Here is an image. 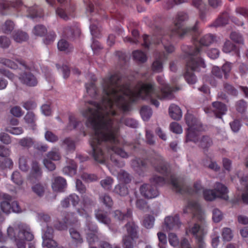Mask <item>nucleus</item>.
Instances as JSON below:
<instances>
[{
	"instance_id": "a211bd4d",
	"label": "nucleus",
	"mask_w": 248,
	"mask_h": 248,
	"mask_svg": "<svg viewBox=\"0 0 248 248\" xmlns=\"http://www.w3.org/2000/svg\"><path fill=\"white\" fill-rule=\"evenodd\" d=\"M213 111L216 118H221L223 115L226 113L227 108L226 105L220 102H214L212 103Z\"/></svg>"
},
{
	"instance_id": "4468645a",
	"label": "nucleus",
	"mask_w": 248,
	"mask_h": 248,
	"mask_svg": "<svg viewBox=\"0 0 248 248\" xmlns=\"http://www.w3.org/2000/svg\"><path fill=\"white\" fill-rule=\"evenodd\" d=\"M0 207L1 210L6 214L11 212L20 213L22 210L18 202H0Z\"/></svg>"
},
{
	"instance_id": "dca6fc26",
	"label": "nucleus",
	"mask_w": 248,
	"mask_h": 248,
	"mask_svg": "<svg viewBox=\"0 0 248 248\" xmlns=\"http://www.w3.org/2000/svg\"><path fill=\"white\" fill-rule=\"evenodd\" d=\"M167 56L164 52L160 53L157 57L156 56V59L152 64V70L156 73L162 72L163 70L162 61L163 60L167 59Z\"/></svg>"
},
{
	"instance_id": "e433bc0d",
	"label": "nucleus",
	"mask_w": 248,
	"mask_h": 248,
	"mask_svg": "<svg viewBox=\"0 0 248 248\" xmlns=\"http://www.w3.org/2000/svg\"><path fill=\"white\" fill-rule=\"evenodd\" d=\"M32 31L36 36H43L46 33L47 30L44 26L38 25L34 27Z\"/></svg>"
},
{
	"instance_id": "c85d7f7f",
	"label": "nucleus",
	"mask_w": 248,
	"mask_h": 248,
	"mask_svg": "<svg viewBox=\"0 0 248 248\" xmlns=\"http://www.w3.org/2000/svg\"><path fill=\"white\" fill-rule=\"evenodd\" d=\"M137 238L124 235L122 239V244L124 248H134Z\"/></svg>"
},
{
	"instance_id": "ddd939ff",
	"label": "nucleus",
	"mask_w": 248,
	"mask_h": 248,
	"mask_svg": "<svg viewBox=\"0 0 248 248\" xmlns=\"http://www.w3.org/2000/svg\"><path fill=\"white\" fill-rule=\"evenodd\" d=\"M19 79L21 83L30 87L35 86L38 83L36 78L30 72H24L21 74Z\"/></svg>"
},
{
	"instance_id": "f704fd0d",
	"label": "nucleus",
	"mask_w": 248,
	"mask_h": 248,
	"mask_svg": "<svg viewBox=\"0 0 248 248\" xmlns=\"http://www.w3.org/2000/svg\"><path fill=\"white\" fill-rule=\"evenodd\" d=\"M118 176L120 180L125 184H128L131 181L130 174L123 170H121L119 172Z\"/></svg>"
},
{
	"instance_id": "0e129e2a",
	"label": "nucleus",
	"mask_w": 248,
	"mask_h": 248,
	"mask_svg": "<svg viewBox=\"0 0 248 248\" xmlns=\"http://www.w3.org/2000/svg\"><path fill=\"white\" fill-rule=\"evenodd\" d=\"M56 35L54 31H51L49 32L44 40V43L48 45L52 43L55 39Z\"/></svg>"
},
{
	"instance_id": "2f4dec72",
	"label": "nucleus",
	"mask_w": 248,
	"mask_h": 248,
	"mask_svg": "<svg viewBox=\"0 0 248 248\" xmlns=\"http://www.w3.org/2000/svg\"><path fill=\"white\" fill-rule=\"evenodd\" d=\"M14 39L15 41L21 43L26 41L28 38V34L22 31H17L13 36Z\"/></svg>"
},
{
	"instance_id": "a878e982",
	"label": "nucleus",
	"mask_w": 248,
	"mask_h": 248,
	"mask_svg": "<svg viewBox=\"0 0 248 248\" xmlns=\"http://www.w3.org/2000/svg\"><path fill=\"white\" fill-rule=\"evenodd\" d=\"M132 213L130 210H127L126 213H123L121 211L117 210L114 212V218L119 221H123L131 218Z\"/></svg>"
},
{
	"instance_id": "72a5a7b5",
	"label": "nucleus",
	"mask_w": 248,
	"mask_h": 248,
	"mask_svg": "<svg viewBox=\"0 0 248 248\" xmlns=\"http://www.w3.org/2000/svg\"><path fill=\"white\" fill-rule=\"evenodd\" d=\"M79 123L77 118L73 114H70L69 116V124L67 128L69 130H72L77 127Z\"/></svg>"
},
{
	"instance_id": "c03bdc74",
	"label": "nucleus",
	"mask_w": 248,
	"mask_h": 248,
	"mask_svg": "<svg viewBox=\"0 0 248 248\" xmlns=\"http://www.w3.org/2000/svg\"><path fill=\"white\" fill-rule=\"evenodd\" d=\"M32 190L38 196L42 197L44 194L45 188L43 185L37 184L32 187Z\"/></svg>"
},
{
	"instance_id": "0eeeda50",
	"label": "nucleus",
	"mask_w": 248,
	"mask_h": 248,
	"mask_svg": "<svg viewBox=\"0 0 248 248\" xmlns=\"http://www.w3.org/2000/svg\"><path fill=\"white\" fill-rule=\"evenodd\" d=\"M7 234L15 240L16 248H26V241H31L34 238L30 227L25 224L18 225V229L16 227H9Z\"/></svg>"
},
{
	"instance_id": "393cba45",
	"label": "nucleus",
	"mask_w": 248,
	"mask_h": 248,
	"mask_svg": "<svg viewBox=\"0 0 248 248\" xmlns=\"http://www.w3.org/2000/svg\"><path fill=\"white\" fill-rule=\"evenodd\" d=\"M228 21V14L227 12H224L211 25V26L215 27L222 26L227 24Z\"/></svg>"
},
{
	"instance_id": "1a4fd4ad",
	"label": "nucleus",
	"mask_w": 248,
	"mask_h": 248,
	"mask_svg": "<svg viewBox=\"0 0 248 248\" xmlns=\"http://www.w3.org/2000/svg\"><path fill=\"white\" fill-rule=\"evenodd\" d=\"M228 192L227 187L225 185L217 182L214 189H203L202 194L204 200L207 202H212L217 198L227 201L229 198Z\"/></svg>"
},
{
	"instance_id": "9b49d317",
	"label": "nucleus",
	"mask_w": 248,
	"mask_h": 248,
	"mask_svg": "<svg viewBox=\"0 0 248 248\" xmlns=\"http://www.w3.org/2000/svg\"><path fill=\"white\" fill-rule=\"evenodd\" d=\"M59 3L65 6L66 8L63 9L59 7L56 10V14L61 18L65 20L69 19L70 16H73L74 8L70 4V0H57Z\"/></svg>"
},
{
	"instance_id": "09e8293b",
	"label": "nucleus",
	"mask_w": 248,
	"mask_h": 248,
	"mask_svg": "<svg viewBox=\"0 0 248 248\" xmlns=\"http://www.w3.org/2000/svg\"><path fill=\"white\" fill-rule=\"evenodd\" d=\"M113 183V179L110 177H107L100 181L101 186L106 189H110Z\"/></svg>"
},
{
	"instance_id": "69168bd1",
	"label": "nucleus",
	"mask_w": 248,
	"mask_h": 248,
	"mask_svg": "<svg viewBox=\"0 0 248 248\" xmlns=\"http://www.w3.org/2000/svg\"><path fill=\"white\" fill-rule=\"evenodd\" d=\"M13 166V162L10 158H5L2 161H0V168L2 169L5 168L11 169Z\"/></svg>"
},
{
	"instance_id": "603ef678",
	"label": "nucleus",
	"mask_w": 248,
	"mask_h": 248,
	"mask_svg": "<svg viewBox=\"0 0 248 248\" xmlns=\"http://www.w3.org/2000/svg\"><path fill=\"white\" fill-rule=\"evenodd\" d=\"M11 179L13 182L17 185L20 186L23 183V179L20 173L17 171H15L13 173Z\"/></svg>"
},
{
	"instance_id": "e2e57ef3",
	"label": "nucleus",
	"mask_w": 248,
	"mask_h": 248,
	"mask_svg": "<svg viewBox=\"0 0 248 248\" xmlns=\"http://www.w3.org/2000/svg\"><path fill=\"white\" fill-rule=\"evenodd\" d=\"M224 88L225 91L230 94L232 95H236L237 94V91L231 84H230L228 83H224Z\"/></svg>"
},
{
	"instance_id": "864d4df0",
	"label": "nucleus",
	"mask_w": 248,
	"mask_h": 248,
	"mask_svg": "<svg viewBox=\"0 0 248 248\" xmlns=\"http://www.w3.org/2000/svg\"><path fill=\"white\" fill-rule=\"evenodd\" d=\"M157 236L159 243L158 246L160 248H166L167 237L165 234L163 232H159L157 233Z\"/></svg>"
},
{
	"instance_id": "49530a36",
	"label": "nucleus",
	"mask_w": 248,
	"mask_h": 248,
	"mask_svg": "<svg viewBox=\"0 0 248 248\" xmlns=\"http://www.w3.org/2000/svg\"><path fill=\"white\" fill-rule=\"evenodd\" d=\"M0 63L11 69L17 68V65L15 62L6 58H0Z\"/></svg>"
},
{
	"instance_id": "c756f323",
	"label": "nucleus",
	"mask_w": 248,
	"mask_h": 248,
	"mask_svg": "<svg viewBox=\"0 0 248 248\" xmlns=\"http://www.w3.org/2000/svg\"><path fill=\"white\" fill-rule=\"evenodd\" d=\"M140 113L143 120L147 121L152 115V110L149 107L144 106L140 108Z\"/></svg>"
},
{
	"instance_id": "473e14b6",
	"label": "nucleus",
	"mask_w": 248,
	"mask_h": 248,
	"mask_svg": "<svg viewBox=\"0 0 248 248\" xmlns=\"http://www.w3.org/2000/svg\"><path fill=\"white\" fill-rule=\"evenodd\" d=\"M114 191L121 196H124L128 194V189L125 185L118 184L115 186Z\"/></svg>"
},
{
	"instance_id": "bb28decb",
	"label": "nucleus",
	"mask_w": 248,
	"mask_h": 248,
	"mask_svg": "<svg viewBox=\"0 0 248 248\" xmlns=\"http://www.w3.org/2000/svg\"><path fill=\"white\" fill-rule=\"evenodd\" d=\"M133 57L135 61L140 63L146 62L147 58L146 54L141 50H135L132 53Z\"/></svg>"
},
{
	"instance_id": "7c9ffc66",
	"label": "nucleus",
	"mask_w": 248,
	"mask_h": 248,
	"mask_svg": "<svg viewBox=\"0 0 248 248\" xmlns=\"http://www.w3.org/2000/svg\"><path fill=\"white\" fill-rule=\"evenodd\" d=\"M132 35L133 38L130 37H126L124 39V41L125 42H129L132 44H137L139 42L140 35L138 30L134 29L132 31Z\"/></svg>"
},
{
	"instance_id": "58836bf2",
	"label": "nucleus",
	"mask_w": 248,
	"mask_h": 248,
	"mask_svg": "<svg viewBox=\"0 0 248 248\" xmlns=\"http://www.w3.org/2000/svg\"><path fill=\"white\" fill-rule=\"evenodd\" d=\"M14 28V23L11 20H6L2 27L3 32L9 34L11 32Z\"/></svg>"
},
{
	"instance_id": "774afa93",
	"label": "nucleus",
	"mask_w": 248,
	"mask_h": 248,
	"mask_svg": "<svg viewBox=\"0 0 248 248\" xmlns=\"http://www.w3.org/2000/svg\"><path fill=\"white\" fill-rule=\"evenodd\" d=\"M24 120L28 124H34L35 122L36 118L33 112L31 111L28 112L24 117Z\"/></svg>"
},
{
	"instance_id": "5701e85b",
	"label": "nucleus",
	"mask_w": 248,
	"mask_h": 248,
	"mask_svg": "<svg viewBox=\"0 0 248 248\" xmlns=\"http://www.w3.org/2000/svg\"><path fill=\"white\" fill-rule=\"evenodd\" d=\"M169 112L170 116L174 120H179L182 116L181 109L179 106L171 104L169 108Z\"/></svg>"
},
{
	"instance_id": "052dcab7",
	"label": "nucleus",
	"mask_w": 248,
	"mask_h": 248,
	"mask_svg": "<svg viewBox=\"0 0 248 248\" xmlns=\"http://www.w3.org/2000/svg\"><path fill=\"white\" fill-rule=\"evenodd\" d=\"M247 106V102L243 100L238 101L236 104V110L241 113H243L246 111Z\"/></svg>"
},
{
	"instance_id": "6ab92c4d",
	"label": "nucleus",
	"mask_w": 248,
	"mask_h": 248,
	"mask_svg": "<svg viewBox=\"0 0 248 248\" xmlns=\"http://www.w3.org/2000/svg\"><path fill=\"white\" fill-rule=\"evenodd\" d=\"M66 180L61 177L58 176L54 179L52 183V188L55 191L62 192L66 186Z\"/></svg>"
},
{
	"instance_id": "39448f33",
	"label": "nucleus",
	"mask_w": 248,
	"mask_h": 248,
	"mask_svg": "<svg viewBox=\"0 0 248 248\" xmlns=\"http://www.w3.org/2000/svg\"><path fill=\"white\" fill-rule=\"evenodd\" d=\"M13 10L23 15L26 14L27 17L32 19L42 18L44 16L42 8L37 5L28 7L24 5L21 0H0V14L6 15Z\"/></svg>"
},
{
	"instance_id": "3c124183",
	"label": "nucleus",
	"mask_w": 248,
	"mask_h": 248,
	"mask_svg": "<svg viewBox=\"0 0 248 248\" xmlns=\"http://www.w3.org/2000/svg\"><path fill=\"white\" fill-rule=\"evenodd\" d=\"M213 220L215 222L218 223L220 222L223 217L222 212L218 209L215 208L213 210Z\"/></svg>"
},
{
	"instance_id": "b1692460",
	"label": "nucleus",
	"mask_w": 248,
	"mask_h": 248,
	"mask_svg": "<svg viewBox=\"0 0 248 248\" xmlns=\"http://www.w3.org/2000/svg\"><path fill=\"white\" fill-rule=\"evenodd\" d=\"M80 30L76 26H67L63 28V35L67 38H72L79 34Z\"/></svg>"
},
{
	"instance_id": "de8ad7c7",
	"label": "nucleus",
	"mask_w": 248,
	"mask_h": 248,
	"mask_svg": "<svg viewBox=\"0 0 248 248\" xmlns=\"http://www.w3.org/2000/svg\"><path fill=\"white\" fill-rule=\"evenodd\" d=\"M222 236L224 240L229 241L232 240L233 235L232 230L229 228H224L222 231Z\"/></svg>"
},
{
	"instance_id": "a18cd8bd",
	"label": "nucleus",
	"mask_w": 248,
	"mask_h": 248,
	"mask_svg": "<svg viewBox=\"0 0 248 248\" xmlns=\"http://www.w3.org/2000/svg\"><path fill=\"white\" fill-rule=\"evenodd\" d=\"M27 158L25 156H21L19 158V168L23 171L29 170V166L27 163Z\"/></svg>"
},
{
	"instance_id": "6e6552de",
	"label": "nucleus",
	"mask_w": 248,
	"mask_h": 248,
	"mask_svg": "<svg viewBox=\"0 0 248 248\" xmlns=\"http://www.w3.org/2000/svg\"><path fill=\"white\" fill-rule=\"evenodd\" d=\"M165 177L154 175L150 179L153 185L143 184L140 189L141 194L147 199H152L156 197L158 194L156 186H162L166 184H170V176H167L162 173Z\"/></svg>"
},
{
	"instance_id": "a19ab883",
	"label": "nucleus",
	"mask_w": 248,
	"mask_h": 248,
	"mask_svg": "<svg viewBox=\"0 0 248 248\" xmlns=\"http://www.w3.org/2000/svg\"><path fill=\"white\" fill-rule=\"evenodd\" d=\"M155 217L151 215H148L144 217L143 221L144 226L147 229L152 228L154 224Z\"/></svg>"
},
{
	"instance_id": "412c9836",
	"label": "nucleus",
	"mask_w": 248,
	"mask_h": 248,
	"mask_svg": "<svg viewBox=\"0 0 248 248\" xmlns=\"http://www.w3.org/2000/svg\"><path fill=\"white\" fill-rule=\"evenodd\" d=\"M42 171L38 162L33 161L31 165V169L30 174V179L33 180L34 179L38 180L42 176Z\"/></svg>"
},
{
	"instance_id": "338daca9",
	"label": "nucleus",
	"mask_w": 248,
	"mask_h": 248,
	"mask_svg": "<svg viewBox=\"0 0 248 248\" xmlns=\"http://www.w3.org/2000/svg\"><path fill=\"white\" fill-rule=\"evenodd\" d=\"M10 113L16 117H20L24 114L23 111L19 106H15L11 108Z\"/></svg>"
},
{
	"instance_id": "bf43d9fd",
	"label": "nucleus",
	"mask_w": 248,
	"mask_h": 248,
	"mask_svg": "<svg viewBox=\"0 0 248 248\" xmlns=\"http://www.w3.org/2000/svg\"><path fill=\"white\" fill-rule=\"evenodd\" d=\"M19 144L23 147L30 148L32 146L33 142L32 139L27 137L21 139Z\"/></svg>"
},
{
	"instance_id": "4d7b16f0",
	"label": "nucleus",
	"mask_w": 248,
	"mask_h": 248,
	"mask_svg": "<svg viewBox=\"0 0 248 248\" xmlns=\"http://www.w3.org/2000/svg\"><path fill=\"white\" fill-rule=\"evenodd\" d=\"M48 159L57 161L60 159L61 155L58 150H52L49 152L47 154Z\"/></svg>"
},
{
	"instance_id": "680f3d73",
	"label": "nucleus",
	"mask_w": 248,
	"mask_h": 248,
	"mask_svg": "<svg viewBox=\"0 0 248 248\" xmlns=\"http://www.w3.org/2000/svg\"><path fill=\"white\" fill-rule=\"evenodd\" d=\"M23 107L27 110H32L35 109L37 105L35 101L30 100L22 103Z\"/></svg>"
},
{
	"instance_id": "7ed1b4c3",
	"label": "nucleus",
	"mask_w": 248,
	"mask_h": 248,
	"mask_svg": "<svg viewBox=\"0 0 248 248\" xmlns=\"http://www.w3.org/2000/svg\"><path fill=\"white\" fill-rule=\"evenodd\" d=\"M116 80L120 79V77L117 75L111 76L106 79L107 82L105 87V92L108 95L110 92L114 95H117L118 91H121L123 94L116 96V102L118 105L122 108L124 112L128 111L130 109V105L126 99L128 97L129 101L131 103H136L140 99L143 100H150L151 103L157 108L159 106L158 99H171L174 97L173 92L179 90L178 87H171L168 84H166L162 77L157 76L156 80L157 82L162 86L161 89V94H158L155 88V84L154 82H142L140 81L138 84L140 86L137 92L133 91L130 88V83H126L123 85L119 86L115 81L113 82L115 87H119L110 88V83H112V80Z\"/></svg>"
},
{
	"instance_id": "f03ea898",
	"label": "nucleus",
	"mask_w": 248,
	"mask_h": 248,
	"mask_svg": "<svg viewBox=\"0 0 248 248\" xmlns=\"http://www.w3.org/2000/svg\"><path fill=\"white\" fill-rule=\"evenodd\" d=\"M188 18L186 13L178 12L174 20V27L172 29H157L152 37V43L159 44L161 42L166 52L171 53L174 51V47L170 44L175 37L183 38L185 36L191 35L194 46H187L188 50L185 52L184 59L186 62L185 78L189 84H194L197 78L193 72H199L201 68H205L206 65L201 57L202 46H208L214 42L216 36L212 34H207L202 36L199 41L198 36L199 32L198 29L199 21L190 28H183V22Z\"/></svg>"
},
{
	"instance_id": "cd10ccee",
	"label": "nucleus",
	"mask_w": 248,
	"mask_h": 248,
	"mask_svg": "<svg viewBox=\"0 0 248 248\" xmlns=\"http://www.w3.org/2000/svg\"><path fill=\"white\" fill-rule=\"evenodd\" d=\"M57 46L60 51H65L66 53L72 51L73 49V47L64 39L60 40L58 43Z\"/></svg>"
},
{
	"instance_id": "4c0bfd02",
	"label": "nucleus",
	"mask_w": 248,
	"mask_h": 248,
	"mask_svg": "<svg viewBox=\"0 0 248 248\" xmlns=\"http://www.w3.org/2000/svg\"><path fill=\"white\" fill-rule=\"evenodd\" d=\"M96 218L101 222L105 224H108L110 223V219L104 214L101 211H98L95 213Z\"/></svg>"
},
{
	"instance_id": "6e6d98bb",
	"label": "nucleus",
	"mask_w": 248,
	"mask_h": 248,
	"mask_svg": "<svg viewBox=\"0 0 248 248\" xmlns=\"http://www.w3.org/2000/svg\"><path fill=\"white\" fill-rule=\"evenodd\" d=\"M82 179L87 182H90L96 181L98 179L97 175L94 174L83 173L81 175Z\"/></svg>"
},
{
	"instance_id": "c9c22d12",
	"label": "nucleus",
	"mask_w": 248,
	"mask_h": 248,
	"mask_svg": "<svg viewBox=\"0 0 248 248\" xmlns=\"http://www.w3.org/2000/svg\"><path fill=\"white\" fill-rule=\"evenodd\" d=\"M85 3H86L87 7V11L90 12L91 14L96 12L98 13L99 10L98 9H101V8L99 7V6L97 5L96 4V8H94V4L92 3V0H83Z\"/></svg>"
},
{
	"instance_id": "f3484780",
	"label": "nucleus",
	"mask_w": 248,
	"mask_h": 248,
	"mask_svg": "<svg viewBox=\"0 0 248 248\" xmlns=\"http://www.w3.org/2000/svg\"><path fill=\"white\" fill-rule=\"evenodd\" d=\"M69 233L72 239L71 244L75 248L80 247L83 240L79 232L74 228H70Z\"/></svg>"
},
{
	"instance_id": "f257e3e1",
	"label": "nucleus",
	"mask_w": 248,
	"mask_h": 248,
	"mask_svg": "<svg viewBox=\"0 0 248 248\" xmlns=\"http://www.w3.org/2000/svg\"><path fill=\"white\" fill-rule=\"evenodd\" d=\"M115 75L120 77V79L117 81L113 79L112 83L109 85L110 88H115L113 83L115 81L119 86L124 84L121 83L122 77L120 73H117L106 77L103 78L101 95L99 94L95 85L96 79L85 84L88 94L94 99L100 98L101 100L98 103L89 101L88 103L91 106L82 111V115L87 118V125L91 126L94 131V134L92 135L89 140L92 148L91 154L94 160L99 163H104L105 161V152L107 151L110 155V160L117 166L121 167L122 165L120 164L119 160L115 158V156L119 155L123 158H127L128 155L122 148L119 147L120 127L118 124H114L113 120L110 116L117 114V112L114 109L115 106L124 111L116 102V96L122 95L123 93L120 90L118 91L116 95L110 92L108 95L105 92V87L107 84L106 79Z\"/></svg>"
},
{
	"instance_id": "2eb2a0df",
	"label": "nucleus",
	"mask_w": 248,
	"mask_h": 248,
	"mask_svg": "<svg viewBox=\"0 0 248 248\" xmlns=\"http://www.w3.org/2000/svg\"><path fill=\"white\" fill-rule=\"evenodd\" d=\"M165 225L169 230H177L181 226L179 216L176 215L174 217L169 216L165 218Z\"/></svg>"
},
{
	"instance_id": "13d9d810",
	"label": "nucleus",
	"mask_w": 248,
	"mask_h": 248,
	"mask_svg": "<svg viewBox=\"0 0 248 248\" xmlns=\"http://www.w3.org/2000/svg\"><path fill=\"white\" fill-rule=\"evenodd\" d=\"M170 128L171 132L176 134H181L183 131L181 126L176 122L170 123Z\"/></svg>"
},
{
	"instance_id": "79ce46f5",
	"label": "nucleus",
	"mask_w": 248,
	"mask_h": 248,
	"mask_svg": "<svg viewBox=\"0 0 248 248\" xmlns=\"http://www.w3.org/2000/svg\"><path fill=\"white\" fill-rule=\"evenodd\" d=\"M247 177H243L241 179V184L245 186V192L242 194L243 202H248V183Z\"/></svg>"
},
{
	"instance_id": "aec40b11",
	"label": "nucleus",
	"mask_w": 248,
	"mask_h": 248,
	"mask_svg": "<svg viewBox=\"0 0 248 248\" xmlns=\"http://www.w3.org/2000/svg\"><path fill=\"white\" fill-rule=\"evenodd\" d=\"M222 51L226 53L232 52L238 58H240L239 48L229 40H227L224 43L222 48Z\"/></svg>"
},
{
	"instance_id": "8fccbe9b",
	"label": "nucleus",
	"mask_w": 248,
	"mask_h": 248,
	"mask_svg": "<svg viewBox=\"0 0 248 248\" xmlns=\"http://www.w3.org/2000/svg\"><path fill=\"white\" fill-rule=\"evenodd\" d=\"M169 243L172 247H175L179 245V240L176 234L171 232L168 235Z\"/></svg>"
},
{
	"instance_id": "5fc2aeb1",
	"label": "nucleus",
	"mask_w": 248,
	"mask_h": 248,
	"mask_svg": "<svg viewBox=\"0 0 248 248\" xmlns=\"http://www.w3.org/2000/svg\"><path fill=\"white\" fill-rule=\"evenodd\" d=\"M46 140L50 142H55L59 140L58 137L50 131H46L45 133Z\"/></svg>"
},
{
	"instance_id": "423d86ee",
	"label": "nucleus",
	"mask_w": 248,
	"mask_h": 248,
	"mask_svg": "<svg viewBox=\"0 0 248 248\" xmlns=\"http://www.w3.org/2000/svg\"><path fill=\"white\" fill-rule=\"evenodd\" d=\"M185 120L188 127L186 134V142H199V146L203 149H207L212 145V140L208 136H202L199 140V132L202 130V127L201 123L197 118L191 114L187 113L185 115Z\"/></svg>"
},
{
	"instance_id": "9d476101",
	"label": "nucleus",
	"mask_w": 248,
	"mask_h": 248,
	"mask_svg": "<svg viewBox=\"0 0 248 248\" xmlns=\"http://www.w3.org/2000/svg\"><path fill=\"white\" fill-rule=\"evenodd\" d=\"M190 231L195 237L198 247L205 248V243L204 241V236L207 232L206 229L204 227L195 223Z\"/></svg>"
},
{
	"instance_id": "4be33fe9",
	"label": "nucleus",
	"mask_w": 248,
	"mask_h": 248,
	"mask_svg": "<svg viewBox=\"0 0 248 248\" xmlns=\"http://www.w3.org/2000/svg\"><path fill=\"white\" fill-rule=\"evenodd\" d=\"M127 233L124 235L138 238V226L133 222H128L124 226Z\"/></svg>"
},
{
	"instance_id": "f8f14e48",
	"label": "nucleus",
	"mask_w": 248,
	"mask_h": 248,
	"mask_svg": "<svg viewBox=\"0 0 248 248\" xmlns=\"http://www.w3.org/2000/svg\"><path fill=\"white\" fill-rule=\"evenodd\" d=\"M184 212L193 214L201 222L204 220V213L198 202H188V205L184 209Z\"/></svg>"
},
{
	"instance_id": "20e7f679",
	"label": "nucleus",
	"mask_w": 248,
	"mask_h": 248,
	"mask_svg": "<svg viewBox=\"0 0 248 248\" xmlns=\"http://www.w3.org/2000/svg\"><path fill=\"white\" fill-rule=\"evenodd\" d=\"M147 161L155 168V170L165 174L167 176H170V181L171 186L178 193L186 194L189 195H197L203 190V187L200 181L194 183L193 187L186 186L180 182L169 170V164L166 162L163 157L158 153L153 151L152 154L147 159L136 158L132 161V166L134 170L139 175L143 176L144 172L148 168Z\"/></svg>"
},
{
	"instance_id": "ea45409f",
	"label": "nucleus",
	"mask_w": 248,
	"mask_h": 248,
	"mask_svg": "<svg viewBox=\"0 0 248 248\" xmlns=\"http://www.w3.org/2000/svg\"><path fill=\"white\" fill-rule=\"evenodd\" d=\"M230 38L237 44H243L244 39L242 35L236 31H233L230 34Z\"/></svg>"
},
{
	"instance_id": "37998d69",
	"label": "nucleus",
	"mask_w": 248,
	"mask_h": 248,
	"mask_svg": "<svg viewBox=\"0 0 248 248\" xmlns=\"http://www.w3.org/2000/svg\"><path fill=\"white\" fill-rule=\"evenodd\" d=\"M43 240L42 245L44 247L47 248H56L57 247V243L53 239V238L43 239Z\"/></svg>"
}]
</instances>
